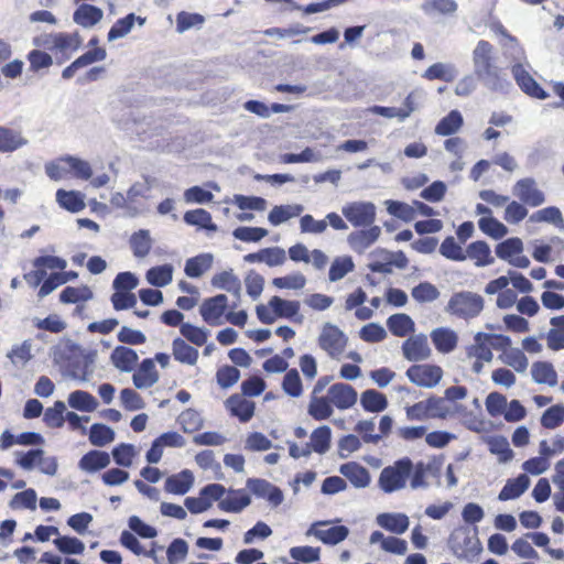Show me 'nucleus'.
<instances>
[{"label": "nucleus", "instance_id": "nucleus-22", "mask_svg": "<svg viewBox=\"0 0 564 564\" xmlns=\"http://www.w3.org/2000/svg\"><path fill=\"white\" fill-rule=\"evenodd\" d=\"M376 522L382 529L394 534L404 533L410 524L409 517L404 513L384 512L376 518Z\"/></svg>", "mask_w": 564, "mask_h": 564}, {"label": "nucleus", "instance_id": "nucleus-61", "mask_svg": "<svg viewBox=\"0 0 564 564\" xmlns=\"http://www.w3.org/2000/svg\"><path fill=\"white\" fill-rule=\"evenodd\" d=\"M290 556L303 563H314L321 558V549L313 546H293L290 549Z\"/></svg>", "mask_w": 564, "mask_h": 564}, {"label": "nucleus", "instance_id": "nucleus-47", "mask_svg": "<svg viewBox=\"0 0 564 564\" xmlns=\"http://www.w3.org/2000/svg\"><path fill=\"white\" fill-rule=\"evenodd\" d=\"M55 547L66 555H80L85 551V544L75 536L62 535L53 540Z\"/></svg>", "mask_w": 564, "mask_h": 564}, {"label": "nucleus", "instance_id": "nucleus-64", "mask_svg": "<svg viewBox=\"0 0 564 564\" xmlns=\"http://www.w3.org/2000/svg\"><path fill=\"white\" fill-rule=\"evenodd\" d=\"M564 422V405L556 404L547 410L541 416V424L545 429H556Z\"/></svg>", "mask_w": 564, "mask_h": 564}, {"label": "nucleus", "instance_id": "nucleus-6", "mask_svg": "<svg viewBox=\"0 0 564 564\" xmlns=\"http://www.w3.org/2000/svg\"><path fill=\"white\" fill-rule=\"evenodd\" d=\"M376 210L371 202H352L343 206L341 214L354 227H369L376 220Z\"/></svg>", "mask_w": 564, "mask_h": 564}, {"label": "nucleus", "instance_id": "nucleus-40", "mask_svg": "<svg viewBox=\"0 0 564 564\" xmlns=\"http://www.w3.org/2000/svg\"><path fill=\"white\" fill-rule=\"evenodd\" d=\"M332 430L327 425L315 429L311 434V441L307 443L311 445L313 452L317 454H325L330 447Z\"/></svg>", "mask_w": 564, "mask_h": 564}, {"label": "nucleus", "instance_id": "nucleus-4", "mask_svg": "<svg viewBox=\"0 0 564 564\" xmlns=\"http://www.w3.org/2000/svg\"><path fill=\"white\" fill-rule=\"evenodd\" d=\"M484 305L485 301L481 295L470 291H460L451 296L446 311L468 321L477 317L482 312Z\"/></svg>", "mask_w": 564, "mask_h": 564}, {"label": "nucleus", "instance_id": "nucleus-8", "mask_svg": "<svg viewBox=\"0 0 564 564\" xmlns=\"http://www.w3.org/2000/svg\"><path fill=\"white\" fill-rule=\"evenodd\" d=\"M405 375L417 387L433 388L440 383L443 370L440 366L423 364L411 366Z\"/></svg>", "mask_w": 564, "mask_h": 564}, {"label": "nucleus", "instance_id": "nucleus-14", "mask_svg": "<svg viewBox=\"0 0 564 564\" xmlns=\"http://www.w3.org/2000/svg\"><path fill=\"white\" fill-rule=\"evenodd\" d=\"M227 302L228 299L225 294H218L206 299L199 308L203 319L209 325H219V319L227 308Z\"/></svg>", "mask_w": 564, "mask_h": 564}, {"label": "nucleus", "instance_id": "nucleus-39", "mask_svg": "<svg viewBox=\"0 0 564 564\" xmlns=\"http://www.w3.org/2000/svg\"><path fill=\"white\" fill-rule=\"evenodd\" d=\"M307 412L316 421L326 420L333 414L332 402L328 397L311 395Z\"/></svg>", "mask_w": 564, "mask_h": 564}, {"label": "nucleus", "instance_id": "nucleus-43", "mask_svg": "<svg viewBox=\"0 0 564 564\" xmlns=\"http://www.w3.org/2000/svg\"><path fill=\"white\" fill-rule=\"evenodd\" d=\"M463 122L462 113L458 110H452L436 124L435 133L444 137L452 135L460 129Z\"/></svg>", "mask_w": 564, "mask_h": 564}, {"label": "nucleus", "instance_id": "nucleus-16", "mask_svg": "<svg viewBox=\"0 0 564 564\" xmlns=\"http://www.w3.org/2000/svg\"><path fill=\"white\" fill-rule=\"evenodd\" d=\"M245 262H264L269 267H278L285 262V251L280 247L263 248L258 252L248 253L243 257Z\"/></svg>", "mask_w": 564, "mask_h": 564}, {"label": "nucleus", "instance_id": "nucleus-28", "mask_svg": "<svg viewBox=\"0 0 564 564\" xmlns=\"http://www.w3.org/2000/svg\"><path fill=\"white\" fill-rule=\"evenodd\" d=\"M304 210L301 204H288L274 206L269 215L268 220L272 226H280L291 218L297 217Z\"/></svg>", "mask_w": 564, "mask_h": 564}, {"label": "nucleus", "instance_id": "nucleus-25", "mask_svg": "<svg viewBox=\"0 0 564 564\" xmlns=\"http://www.w3.org/2000/svg\"><path fill=\"white\" fill-rule=\"evenodd\" d=\"M228 494L218 502L221 511L239 513L251 503V498L243 490L229 489Z\"/></svg>", "mask_w": 564, "mask_h": 564}, {"label": "nucleus", "instance_id": "nucleus-53", "mask_svg": "<svg viewBox=\"0 0 564 564\" xmlns=\"http://www.w3.org/2000/svg\"><path fill=\"white\" fill-rule=\"evenodd\" d=\"M66 405L63 401H55L54 405L44 412L43 421L48 427L61 429L64 425Z\"/></svg>", "mask_w": 564, "mask_h": 564}, {"label": "nucleus", "instance_id": "nucleus-50", "mask_svg": "<svg viewBox=\"0 0 564 564\" xmlns=\"http://www.w3.org/2000/svg\"><path fill=\"white\" fill-rule=\"evenodd\" d=\"M491 454L499 456L500 463H508L513 458V451L510 448L509 442L503 436H491L487 441Z\"/></svg>", "mask_w": 564, "mask_h": 564}, {"label": "nucleus", "instance_id": "nucleus-27", "mask_svg": "<svg viewBox=\"0 0 564 564\" xmlns=\"http://www.w3.org/2000/svg\"><path fill=\"white\" fill-rule=\"evenodd\" d=\"M226 406L234 416H237L243 423L250 421L254 414V403L239 394L229 397Z\"/></svg>", "mask_w": 564, "mask_h": 564}, {"label": "nucleus", "instance_id": "nucleus-18", "mask_svg": "<svg viewBox=\"0 0 564 564\" xmlns=\"http://www.w3.org/2000/svg\"><path fill=\"white\" fill-rule=\"evenodd\" d=\"M159 379L160 377L155 370L154 360L151 358L143 359L139 366V370L132 376V381L137 389L151 388Z\"/></svg>", "mask_w": 564, "mask_h": 564}, {"label": "nucleus", "instance_id": "nucleus-56", "mask_svg": "<svg viewBox=\"0 0 564 564\" xmlns=\"http://www.w3.org/2000/svg\"><path fill=\"white\" fill-rule=\"evenodd\" d=\"M135 19L137 15L134 13H129L124 18L117 20L108 32V41L111 42L124 37L133 28Z\"/></svg>", "mask_w": 564, "mask_h": 564}, {"label": "nucleus", "instance_id": "nucleus-42", "mask_svg": "<svg viewBox=\"0 0 564 564\" xmlns=\"http://www.w3.org/2000/svg\"><path fill=\"white\" fill-rule=\"evenodd\" d=\"M360 403L364 410L368 412H381L388 406L386 395L373 389H368L361 393Z\"/></svg>", "mask_w": 564, "mask_h": 564}, {"label": "nucleus", "instance_id": "nucleus-60", "mask_svg": "<svg viewBox=\"0 0 564 564\" xmlns=\"http://www.w3.org/2000/svg\"><path fill=\"white\" fill-rule=\"evenodd\" d=\"M82 40L77 32L75 33H57L52 39V44L59 51H76L80 46Z\"/></svg>", "mask_w": 564, "mask_h": 564}, {"label": "nucleus", "instance_id": "nucleus-36", "mask_svg": "<svg viewBox=\"0 0 564 564\" xmlns=\"http://www.w3.org/2000/svg\"><path fill=\"white\" fill-rule=\"evenodd\" d=\"M388 329L398 337H404L414 332L415 324L413 319L404 313H397L388 317Z\"/></svg>", "mask_w": 564, "mask_h": 564}, {"label": "nucleus", "instance_id": "nucleus-48", "mask_svg": "<svg viewBox=\"0 0 564 564\" xmlns=\"http://www.w3.org/2000/svg\"><path fill=\"white\" fill-rule=\"evenodd\" d=\"M531 221L547 223L556 226L558 229L564 230V218L561 210L555 206L545 207L532 214Z\"/></svg>", "mask_w": 564, "mask_h": 564}, {"label": "nucleus", "instance_id": "nucleus-41", "mask_svg": "<svg viewBox=\"0 0 564 564\" xmlns=\"http://www.w3.org/2000/svg\"><path fill=\"white\" fill-rule=\"evenodd\" d=\"M145 278L151 285L164 288L172 282L173 267L171 264L152 267L147 271Z\"/></svg>", "mask_w": 564, "mask_h": 564}, {"label": "nucleus", "instance_id": "nucleus-10", "mask_svg": "<svg viewBox=\"0 0 564 564\" xmlns=\"http://www.w3.org/2000/svg\"><path fill=\"white\" fill-rule=\"evenodd\" d=\"M247 488L257 497L265 499L271 507H279L283 500V491L275 485L262 478H248Z\"/></svg>", "mask_w": 564, "mask_h": 564}, {"label": "nucleus", "instance_id": "nucleus-12", "mask_svg": "<svg viewBox=\"0 0 564 564\" xmlns=\"http://www.w3.org/2000/svg\"><path fill=\"white\" fill-rule=\"evenodd\" d=\"M402 352L409 361H422L431 356L427 337L424 334L411 336L402 344Z\"/></svg>", "mask_w": 564, "mask_h": 564}, {"label": "nucleus", "instance_id": "nucleus-58", "mask_svg": "<svg viewBox=\"0 0 564 564\" xmlns=\"http://www.w3.org/2000/svg\"><path fill=\"white\" fill-rule=\"evenodd\" d=\"M283 391L292 398H299L303 392L302 380L296 369L286 371L282 381Z\"/></svg>", "mask_w": 564, "mask_h": 564}, {"label": "nucleus", "instance_id": "nucleus-29", "mask_svg": "<svg viewBox=\"0 0 564 564\" xmlns=\"http://www.w3.org/2000/svg\"><path fill=\"white\" fill-rule=\"evenodd\" d=\"M213 261L214 257L212 253H200L186 260L184 272L188 278H200L212 268Z\"/></svg>", "mask_w": 564, "mask_h": 564}, {"label": "nucleus", "instance_id": "nucleus-57", "mask_svg": "<svg viewBox=\"0 0 564 564\" xmlns=\"http://www.w3.org/2000/svg\"><path fill=\"white\" fill-rule=\"evenodd\" d=\"M411 294L416 302L427 303L437 300L440 291L430 282H421L412 289Z\"/></svg>", "mask_w": 564, "mask_h": 564}, {"label": "nucleus", "instance_id": "nucleus-54", "mask_svg": "<svg viewBox=\"0 0 564 564\" xmlns=\"http://www.w3.org/2000/svg\"><path fill=\"white\" fill-rule=\"evenodd\" d=\"M93 296V291L88 286H66L61 292L59 300L62 303H78L89 301Z\"/></svg>", "mask_w": 564, "mask_h": 564}, {"label": "nucleus", "instance_id": "nucleus-34", "mask_svg": "<svg viewBox=\"0 0 564 564\" xmlns=\"http://www.w3.org/2000/svg\"><path fill=\"white\" fill-rule=\"evenodd\" d=\"M68 405L82 412H93L98 408L97 399L87 391L75 390L68 394Z\"/></svg>", "mask_w": 564, "mask_h": 564}, {"label": "nucleus", "instance_id": "nucleus-2", "mask_svg": "<svg viewBox=\"0 0 564 564\" xmlns=\"http://www.w3.org/2000/svg\"><path fill=\"white\" fill-rule=\"evenodd\" d=\"M412 470V460L409 457L400 458L381 470L378 486L384 494L399 491L405 488Z\"/></svg>", "mask_w": 564, "mask_h": 564}, {"label": "nucleus", "instance_id": "nucleus-30", "mask_svg": "<svg viewBox=\"0 0 564 564\" xmlns=\"http://www.w3.org/2000/svg\"><path fill=\"white\" fill-rule=\"evenodd\" d=\"M531 375L534 382L554 387L557 384V373L551 362L535 361L531 367Z\"/></svg>", "mask_w": 564, "mask_h": 564}, {"label": "nucleus", "instance_id": "nucleus-59", "mask_svg": "<svg viewBox=\"0 0 564 564\" xmlns=\"http://www.w3.org/2000/svg\"><path fill=\"white\" fill-rule=\"evenodd\" d=\"M181 334L196 346H202L206 343L209 330L206 328L196 327L189 323H183L180 326Z\"/></svg>", "mask_w": 564, "mask_h": 564}, {"label": "nucleus", "instance_id": "nucleus-37", "mask_svg": "<svg viewBox=\"0 0 564 564\" xmlns=\"http://www.w3.org/2000/svg\"><path fill=\"white\" fill-rule=\"evenodd\" d=\"M26 143L28 140L20 132L7 127H0V152H13Z\"/></svg>", "mask_w": 564, "mask_h": 564}, {"label": "nucleus", "instance_id": "nucleus-55", "mask_svg": "<svg viewBox=\"0 0 564 564\" xmlns=\"http://www.w3.org/2000/svg\"><path fill=\"white\" fill-rule=\"evenodd\" d=\"M354 269L355 264L351 257H338L333 261L329 268V280L332 282L339 281Z\"/></svg>", "mask_w": 564, "mask_h": 564}, {"label": "nucleus", "instance_id": "nucleus-45", "mask_svg": "<svg viewBox=\"0 0 564 564\" xmlns=\"http://www.w3.org/2000/svg\"><path fill=\"white\" fill-rule=\"evenodd\" d=\"M184 221L187 225L198 226L206 230H210V231L217 230V226L212 220L210 213L203 208H197L194 210L186 212L184 214Z\"/></svg>", "mask_w": 564, "mask_h": 564}, {"label": "nucleus", "instance_id": "nucleus-62", "mask_svg": "<svg viewBox=\"0 0 564 564\" xmlns=\"http://www.w3.org/2000/svg\"><path fill=\"white\" fill-rule=\"evenodd\" d=\"M440 253L446 259L454 261H464L466 260V254L463 251L460 245H458L454 237H446L440 247Z\"/></svg>", "mask_w": 564, "mask_h": 564}, {"label": "nucleus", "instance_id": "nucleus-46", "mask_svg": "<svg viewBox=\"0 0 564 564\" xmlns=\"http://www.w3.org/2000/svg\"><path fill=\"white\" fill-rule=\"evenodd\" d=\"M496 254L499 259L508 261L514 256L522 253L523 242L518 237L508 238L496 246Z\"/></svg>", "mask_w": 564, "mask_h": 564}, {"label": "nucleus", "instance_id": "nucleus-9", "mask_svg": "<svg viewBox=\"0 0 564 564\" xmlns=\"http://www.w3.org/2000/svg\"><path fill=\"white\" fill-rule=\"evenodd\" d=\"M512 194L519 200L530 207H538L544 204L545 195L538 188L536 182L532 177H524L516 182L512 187Z\"/></svg>", "mask_w": 564, "mask_h": 564}, {"label": "nucleus", "instance_id": "nucleus-19", "mask_svg": "<svg viewBox=\"0 0 564 564\" xmlns=\"http://www.w3.org/2000/svg\"><path fill=\"white\" fill-rule=\"evenodd\" d=\"M138 360L137 351L127 346H117L110 355L111 364L121 372H131Z\"/></svg>", "mask_w": 564, "mask_h": 564}, {"label": "nucleus", "instance_id": "nucleus-11", "mask_svg": "<svg viewBox=\"0 0 564 564\" xmlns=\"http://www.w3.org/2000/svg\"><path fill=\"white\" fill-rule=\"evenodd\" d=\"M330 521H316L306 531L307 536H315L327 545H336L347 539L349 529L346 525H335L328 529H318V527L327 525Z\"/></svg>", "mask_w": 564, "mask_h": 564}, {"label": "nucleus", "instance_id": "nucleus-49", "mask_svg": "<svg viewBox=\"0 0 564 564\" xmlns=\"http://www.w3.org/2000/svg\"><path fill=\"white\" fill-rule=\"evenodd\" d=\"M457 76L455 67L451 64L435 63L431 65L423 77L429 80L441 79L445 82H453Z\"/></svg>", "mask_w": 564, "mask_h": 564}, {"label": "nucleus", "instance_id": "nucleus-3", "mask_svg": "<svg viewBox=\"0 0 564 564\" xmlns=\"http://www.w3.org/2000/svg\"><path fill=\"white\" fill-rule=\"evenodd\" d=\"M477 534V528L473 532L465 527L457 528L451 533L448 545L457 557L473 561L482 551Z\"/></svg>", "mask_w": 564, "mask_h": 564}, {"label": "nucleus", "instance_id": "nucleus-1", "mask_svg": "<svg viewBox=\"0 0 564 564\" xmlns=\"http://www.w3.org/2000/svg\"><path fill=\"white\" fill-rule=\"evenodd\" d=\"M474 74L489 90L508 94L512 84L497 65L495 48L485 40L478 41L473 51Z\"/></svg>", "mask_w": 564, "mask_h": 564}, {"label": "nucleus", "instance_id": "nucleus-24", "mask_svg": "<svg viewBox=\"0 0 564 564\" xmlns=\"http://www.w3.org/2000/svg\"><path fill=\"white\" fill-rule=\"evenodd\" d=\"M110 464V456L107 452L93 449L86 453L78 462V467L86 473H96Z\"/></svg>", "mask_w": 564, "mask_h": 564}, {"label": "nucleus", "instance_id": "nucleus-52", "mask_svg": "<svg viewBox=\"0 0 564 564\" xmlns=\"http://www.w3.org/2000/svg\"><path fill=\"white\" fill-rule=\"evenodd\" d=\"M479 229L494 239H501L508 234V228L495 217H481L478 220Z\"/></svg>", "mask_w": 564, "mask_h": 564}, {"label": "nucleus", "instance_id": "nucleus-44", "mask_svg": "<svg viewBox=\"0 0 564 564\" xmlns=\"http://www.w3.org/2000/svg\"><path fill=\"white\" fill-rule=\"evenodd\" d=\"M115 436V431L111 427L102 423H95L90 426L88 440L91 445L104 447L113 442Z\"/></svg>", "mask_w": 564, "mask_h": 564}, {"label": "nucleus", "instance_id": "nucleus-31", "mask_svg": "<svg viewBox=\"0 0 564 564\" xmlns=\"http://www.w3.org/2000/svg\"><path fill=\"white\" fill-rule=\"evenodd\" d=\"M465 254L466 258L468 257L475 260L477 267H487L495 262L489 245L482 240L474 241L468 245Z\"/></svg>", "mask_w": 564, "mask_h": 564}, {"label": "nucleus", "instance_id": "nucleus-21", "mask_svg": "<svg viewBox=\"0 0 564 564\" xmlns=\"http://www.w3.org/2000/svg\"><path fill=\"white\" fill-rule=\"evenodd\" d=\"M104 18V12L100 8L83 3L73 13V20L76 24L84 29H90L99 23Z\"/></svg>", "mask_w": 564, "mask_h": 564}, {"label": "nucleus", "instance_id": "nucleus-51", "mask_svg": "<svg viewBox=\"0 0 564 564\" xmlns=\"http://www.w3.org/2000/svg\"><path fill=\"white\" fill-rule=\"evenodd\" d=\"M501 361L509 367H512L517 372L524 373L527 371L529 361L527 356L519 348H510L505 351L500 357Z\"/></svg>", "mask_w": 564, "mask_h": 564}, {"label": "nucleus", "instance_id": "nucleus-26", "mask_svg": "<svg viewBox=\"0 0 564 564\" xmlns=\"http://www.w3.org/2000/svg\"><path fill=\"white\" fill-rule=\"evenodd\" d=\"M194 484L193 473L184 469L176 475L166 478L164 489L169 494L185 495Z\"/></svg>", "mask_w": 564, "mask_h": 564}, {"label": "nucleus", "instance_id": "nucleus-32", "mask_svg": "<svg viewBox=\"0 0 564 564\" xmlns=\"http://www.w3.org/2000/svg\"><path fill=\"white\" fill-rule=\"evenodd\" d=\"M530 486V478L525 474L519 475L514 479H509L501 491L498 499L507 501L520 497Z\"/></svg>", "mask_w": 564, "mask_h": 564}, {"label": "nucleus", "instance_id": "nucleus-13", "mask_svg": "<svg viewBox=\"0 0 564 564\" xmlns=\"http://www.w3.org/2000/svg\"><path fill=\"white\" fill-rule=\"evenodd\" d=\"M328 399L337 409L347 410L357 402V391L347 383H334L328 389Z\"/></svg>", "mask_w": 564, "mask_h": 564}, {"label": "nucleus", "instance_id": "nucleus-63", "mask_svg": "<svg viewBox=\"0 0 564 564\" xmlns=\"http://www.w3.org/2000/svg\"><path fill=\"white\" fill-rule=\"evenodd\" d=\"M268 235V230L261 227L241 226L232 231V236L245 242H258Z\"/></svg>", "mask_w": 564, "mask_h": 564}, {"label": "nucleus", "instance_id": "nucleus-33", "mask_svg": "<svg viewBox=\"0 0 564 564\" xmlns=\"http://www.w3.org/2000/svg\"><path fill=\"white\" fill-rule=\"evenodd\" d=\"M129 245L135 258H145L153 245L150 231L148 229H140L133 232L129 239Z\"/></svg>", "mask_w": 564, "mask_h": 564}, {"label": "nucleus", "instance_id": "nucleus-15", "mask_svg": "<svg viewBox=\"0 0 564 564\" xmlns=\"http://www.w3.org/2000/svg\"><path fill=\"white\" fill-rule=\"evenodd\" d=\"M380 234L381 228L379 226H369L368 229L350 232L347 241L354 251L362 253L378 240Z\"/></svg>", "mask_w": 564, "mask_h": 564}, {"label": "nucleus", "instance_id": "nucleus-35", "mask_svg": "<svg viewBox=\"0 0 564 564\" xmlns=\"http://www.w3.org/2000/svg\"><path fill=\"white\" fill-rule=\"evenodd\" d=\"M56 202L70 213H79L85 208L84 195L76 191L57 189Z\"/></svg>", "mask_w": 564, "mask_h": 564}, {"label": "nucleus", "instance_id": "nucleus-23", "mask_svg": "<svg viewBox=\"0 0 564 564\" xmlns=\"http://www.w3.org/2000/svg\"><path fill=\"white\" fill-rule=\"evenodd\" d=\"M431 339L435 348L442 354L452 352L458 343L457 334L447 327H437L432 330Z\"/></svg>", "mask_w": 564, "mask_h": 564}, {"label": "nucleus", "instance_id": "nucleus-38", "mask_svg": "<svg viewBox=\"0 0 564 564\" xmlns=\"http://www.w3.org/2000/svg\"><path fill=\"white\" fill-rule=\"evenodd\" d=\"M174 358L186 365L194 366L198 359V350L185 343L182 338H175L172 343Z\"/></svg>", "mask_w": 564, "mask_h": 564}, {"label": "nucleus", "instance_id": "nucleus-7", "mask_svg": "<svg viewBox=\"0 0 564 564\" xmlns=\"http://www.w3.org/2000/svg\"><path fill=\"white\" fill-rule=\"evenodd\" d=\"M530 65L523 63H516L511 66L512 76L519 88L528 96L544 100L549 94L538 84L529 72Z\"/></svg>", "mask_w": 564, "mask_h": 564}, {"label": "nucleus", "instance_id": "nucleus-17", "mask_svg": "<svg viewBox=\"0 0 564 564\" xmlns=\"http://www.w3.org/2000/svg\"><path fill=\"white\" fill-rule=\"evenodd\" d=\"M339 473L347 478L355 488H366L371 481L369 470L356 462L340 465Z\"/></svg>", "mask_w": 564, "mask_h": 564}, {"label": "nucleus", "instance_id": "nucleus-5", "mask_svg": "<svg viewBox=\"0 0 564 564\" xmlns=\"http://www.w3.org/2000/svg\"><path fill=\"white\" fill-rule=\"evenodd\" d=\"M348 337L332 323H325L318 337L319 347L333 359H339L344 352Z\"/></svg>", "mask_w": 564, "mask_h": 564}, {"label": "nucleus", "instance_id": "nucleus-20", "mask_svg": "<svg viewBox=\"0 0 564 564\" xmlns=\"http://www.w3.org/2000/svg\"><path fill=\"white\" fill-rule=\"evenodd\" d=\"M269 306L278 317L294 319L297 323L303 321V316L299 315L301 306L299 301L283 300L274 295L269 301Z\"/></svg>", "mask_w": 564, "mask_h": 564}]
</instances>
